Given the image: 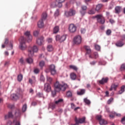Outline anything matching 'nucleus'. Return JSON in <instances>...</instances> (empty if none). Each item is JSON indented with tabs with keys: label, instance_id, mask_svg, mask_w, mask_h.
Masks as SVG:
<instances>
[{
	"label": "nucleus",
	"instance_id": "obj_1",
	"mask_svg": "<svg viewBox=\"0 0 125 125\" xmlns=\"http://www.w3.org/2000/svg\"><path fill=\"white\" fill-rule=\"evenodd\" d=\"M54 85L55 90L57 92H60V91L64 92L68 88V84L67 83H63L61 84V83L58 81L54 83Z\"/></svg>",
	"mask_w": 125,
	"mask_h": 125
},
{
	"label": "nucleus",
	"instance_id": "obj_2",
	"mask_svg": "<svg viewBox=\"0 0 125 125\" xmlns=\"http://www.w3.org/2000/svg\"><path fill=\"white\" fill-rule=\"evenodd\" d=\"M64 1H65V0H56L55 1L51 3L50 6L52 8L56 7V6H58V7H62V3L64 2Z\"/></svg>",
	"mask_w": 125,
	"mask_h": 125
},
{
	"label": "nucleus",
	"instance_id": "obj_3",
	"mask_svg": "<svg viewBox=\"0 0 125 125\" xmlns=\"http://www.w3.org/2000/svg\"><path fill=\"white\" fill-rule=\"evenodd\" d=\"M38 50L39 48L36 45L33 46V47H29L28 48V56L32 57L34 55V53L38 52Z\"/></svg>",
	"mask_w": 125,
	"mask_h": 125
},
{
	"label": "nucleus",
	"instance_id": "obj_4",
	"mask_svg": "<svg viewBox=\"0 0 125 125\" xmlns=\"http://www.w3.org/2000/svg\"><path fill=\"white\" fill-rule=\"evenodd\" d=\"M76 13L77 11L75 10L70 9L69 11H65L64 16L67 18L72 17V16H75Z\"/></svg>",
	"mask_w": 125,
	"mask_h": 125
},
{
	"label": "nucleus",
	"instance_id": "obj_5",
	"mask_svg": "<svg viewBox=\"0 0 125 125\" xmlns=\"http://www.w3.org/2000/svg\"><path fill=\"white\" fill-rule=\"evenodd\" d=\"M25 41H26V39H25V38H24V37H21L20 40V48L21 50H25V49L27 48V46L25 43Z\"/></svg>",
	"mask_w": 125,
	"mask_h": 125
},
{
	"label": "nucleus",
	"instance_id": "obj_6",
	"mask_svg": "<svg viewBox=\"0 0 125 125\" xmlns=\"http://www.w3.org/2000/svg\"><path fill=\"white\" fill-rule=\"evenodd\" d=\"M95 17L98 23L100 24H104L105 23V18H104L102 15H98Z\"/></svg>",
	"mask_w": 125,
	"mask_h": 125
},
{
	"label": "nucleus",
	"instance_id": "obj_7",
	"mask_svg": "<svg viewBox=\"0 0 125 125\" xmlns=\"http://www.w3.org/2000/svg\"><path fill=\"white\" fill-rule=\"evenodd\" d=\"M66 35H57L56 36V41L59 42H63L66 40Z\"/></svg>",
	"mask_w": 125,
	"mask_h": 125
},
{
	"label": "nucleus",
	"instance_id": "obj_8",
	"mask_svg": "<svg viewBox=\"0 0 125 125\" xmlns=\"http://www.w3.org/2000/svg\"><path fill=\"white\" fill-rule=\"evenodd\" d=\"M11 98L14 101L18 100L19 98H22V94L19 93L12 94L11 95Z\"/></svg>",
	"mask_w": 125,
	"mask_h": 125
},
{
	"label": "nucleus",
	"instance_id": "obj_9",
	"mask_svg": "<svg viewBox=\"0 0 125 125\" xmlns=\"http://www.w3.org/2000/svg\"><path fill=\"white\" fill-rule=\"evenodd\" d=\"M68 30L70 33H75L77 31V26L74 24H70L69 25Z\"/></svg>",
	"mask_w": 125,
	"mask_h": 125
},
{
	"label": "nucleus",
	"instance_id": "obj_10",
	"mask_svg": "<svg viewBox=\"0 0 125 125\" xmlns=\"http://www.w3.org/2000/svg\"><path fill=\"white\" fill-rule=\"evenodd\" d=\"M74 42L76 43V44H79L82 42V37L81 36L78 35L76 36L74 38Z\"/></svg>",
	"mask_w": 125,
	"mask_h": 125
},
{
	"label": "nucleus",
	"instance_id": "obj_11",
	"mask_svg": "<svg viewBox=\"0 0 125 125\" xmlns=\"http://www.w3.org/2000/svg\"><path fill=\"white\" fill-rule=\"evenodd\" d=\"M44 90L46 92H50L51 91V86L48 83H46L44 85Z\"/></svg>",
	"mask_w": 125,
	"mask_h": 125
},
{
	"label": "nucleus",
	"instance_id": "obj_12",
	"mask_svg": "<svg viewBox=\"0 0 125 125\" xmlns=\"http://www.w3.org/2000/svg\"><path fill=\"white\" fill-rule=\"evenodd\" d=\"M50 71H51V75L53 76L56 74V70H55V65L51 64L49 67Z\"/></svg>",
	"mask_w": 125,
	"mask_h": 125
},
{
	"label": "nucleus",
	"instance_id": "obj_13",
	"mask_svg": "<svg viewBox=\"0 0 125 125\" xmlns=\"http://www.w3.org/2000/svg\"><path fill=\"white\" fill-rule=\"evenodd\" d=\"M118 86H119V84L118 83H113L111 84L110 86V88L109 89V90L110 91H112V90H117V88H118Z\"/></svg>",
	"mask_w": 125,
	"mask_h": 125
},
{
	"label": "nucleus",
	"instance_id": "obj_14",
	"mask_svg": "<svg viewBox=\"0 0 125 125\" xmlns=\"http://www.w3.org/2000/svg\"><path fill=\"white\" fill-rule=\"evenodd\" d=\"M25 36L26 37H27L28 39V42H31L32 40L33 39V37H32V35H31V33H30V31H26V32L24 33Z\"/></svg>",
	"mask_w": 125,
	"mask_h": 125
},
{
	"label": "nucleus",
	"instance_id": "obj_15",
	"mask_svg": "<svg viewBox=\"0 0 125 125\" xmlns=\"http://www.w3.org/2000/svg\"><path fill=\"white\" fill-rule=\"evenodd\" d=\"M75 120H76V121H77V123H78V124H83V123H84V122H85V117H83L82 118H79L78 119L77 118V117L75 118Z\"/></svg>",
	"mask_w": 125,
	"mask_h": 125
},
{
	"label": "nucleus",
	"instance_id": "obj_16",
	"mask_svg": "<svg viewBox=\"0 0 125 125\" xmlns=\"http://www.w3.org/2000/svg\"><path fill=\"white\" fill-rule=\"evenodd\" d=\"M122 11V7L120 6H117L115 8V13L116 14H120Z\"/></svg>",
	"mask_w": 125,
	"mask_h": 125
},
{
	"label": "nucleus",
	"instance_id": "obj_17",
	"mask_svg": "<svg viewBox=\"0 0 125 125\" xmlns=\"http://www.w3.org/2000/svg\"><path fill=\"white\" fill-rule=\"evenodd\" d=\"M42 42H43V37H42L40 39H38L37 40V43L38 45H42Z\"/></svg>",
	"mask_w": 125,
	"mask_h": 125
},
{
	"label": "nucleus",
	"instance_id": "obj_18",
	"mask_svg": "<svg viewBox=\"0 0 125 125\" xmlns=\"http://www.w3.org/2000/svg\"><path fill=\"white\" fill-rule=\"evenodd\" d=\"M43 26H44V24H43V20H41L38 22V26L39 27V28H43Z\"/></svg>",
	"mask_w": 125,
	"mask_h": 125
},
{
	"label": "nucleus",
	"instance_id": "obj_19",
	"mask_svg": "<svg viewBox=\"0 0 125 125\" xmlns=\"http://www.w3.org/2000/svg\"><path fill=\"white\" fill-rule=\"evenodd\" d=\"M108 78H103L101 81H99V83L101 84H104V83H106L107 82H108Z\"/></svg>",
	"mask_w": 125,
	"mask_h": 125
},
{
	"label": "nucleus",
	"instance_id": "obj_20",
	"mask_svg": "<svg viewBox=\"0 0 125 125\" xmlns=\"http://www.w3.org/2000/svg\"><path fill=\"white\" fill-rule=\"evenodd\" d=\"M26 62L28 63V64H33V62H34V60L31 57L27 58L26 59Z\"/></svg>",
	"mask_w": 125,
	"mask_h": 125
},
{
	"label": "nucleus",
	"instance_id": "obj_21",
	"mask_svg": "<svg viewBox=\"0 0 125 125\" xmlns=\"http://www.w3.org/2000/svg\"><path fill=\"white\" fill-rule=\"evenodd\" d=\"M84 93H85V90L84 89H82L80 91L77 92V94L78 95H83Z\"/></svg>",
	"mask_w": 125,
	"mask_h": 125
},
{
	"label": "nucleus",
	"instance_id": "obj_22",
	"mask_svg": "<svg viewBox=\"0 0 125 125\" xmlns=\"http://www.w3.org/2000/svg\"><path fill=\"white\" fill-rule=\"evenodd\" d=\"M103 5L102 4H99L96 6V7L95 8L96 11L99 12L100 9L102 8Z\"/></svg>",
	"mask_w": 125,
	"mask_h": 125
},
{
	"label": "nucleus",
	"instance_id": "obj_23",
	"mask_svg": "<svg viewBox=\"0 0 125 125\" xmlns=\"http://www.w3.org/2000/svg\"><path fill=\"white\" fill-rule=\"evenodd\" d=\"M124 44V43H123L121 41H118L115 44V45H116V46H118V47H122V46H123Z\"/></svg>",
	"mask_w": 125,
	"mask_h": 125
},
{
	"label": "nucleus",
	"instance_id": "obj_24",
	"mask_svg": "<svg viewBox=\"0 0 125 125\" xmlns=\"http://www.w3.org/2000/svg\"><path fill=\"white\" fill-rule=\"evenodd\" d=\"M70 78L73 81H75L77 79V75L74 73H72L70 74Z\"/></svg>",
	"mask_w": 125,
	"mask_h": 125
},
{
	"label": "nucleus",
	"instance_id": "obj_25",
	"mask_svg": "<svg viewBox=\"0 0 125 125\" xmlns=\"http://www.w3.org/2000/svg\"><path fill=\"white\" fill-rule=\"evenodd\" d=\"M53 46L52 45H48L47 46V50L49 52L53 51Z\"/></svg>",
	"mask_w": 125,
	"mask_h": 125
},
{
	"label": "nucleus",
	"instance_id": "obj_26",
	"mask_svg": "<svg viewBox=\"0 0 125 125\" xmlns=\"http://www.w3.org/2000/svg\"><path fill=\"white\" fill-rule=\"evenodd\" d=\"M13 115L12 114V112H9L8 114L5 116V119L6 120V119H8V118H13Z\"/></svg>",
	"mask_w": 125,
	"mask_h": 125
},
{
	"label": "nucleus",
	"instance_id": "obj_27",
	"mask_svg": "<svg viewBox=\"0 0 125 125\" xmlns=\"http://www.w3.org/2000/svg\"><path fill=\"white\" fill-rule=\"evenodd\" d=\"M85 49L87 51V53L89 54V53H91V49H90V47L88 46H84Z\"/></svg>",
	"mask_w": 125,
	"mask_h": 125
},
{
	"label": "nucleus",
	"instance_id": "obj_28",
	"mask_svg": "<svg viewBox=\"0 0 125 125\" xmlns=\"http://www.w3.org/2000/svg\"><path fill=\"white\" fill-rule=\"evenodd\" d=\"M98 53L97 52H94V57H92V55L89 56V58H94L95 59H96V58H98L99 57Z\"/></svg>",
	"mask_w": 125,
	"mask_h": 125
},
{
	"label": "nucleus",
	"instance_id": "obj_29",
	"mask_svg": "<svg viewBox=\"0 0 125 125\" xmlns=\"http://www.w3.org/2000/svg\"><path fill=\"white\" fill-rule=\"evenodd\" d=\"M100 125H107V123L105 120L102 119L100 121Z\"/></svg>",
	"mask_w": 125,
	"mask_h": 125
},
{
	"label": "nucleus",
	"instance_id": "obj_30",
	"mask_svg": "<svg viewBox=\"0 0 125 125\" xmlns=\"http://www.w3.org/2000/svg\"><path fill=\"white\" fill-rule=\"evenodd\" d=\"M47 18V14L45 12L42 14V20H45Z\"/></svg>",
	"mask_w": 125,
	"mask_h": 125
},
{
	"label": "nucleus",
	"instance_id": "obj_31",
	"mask_svg": "<svg viewBox=\"0 0 125 125\" xmlns=\"http://www.w3.org/2000/svg\"><path fill=\"white\" fill-rule=\"evenodd\" d=\"M64 100L63 99H59L58 100L55 102V104L58 105V104H60V103H62Z\"/></svg>",
	"mask_w": 125,
	"mask_h": 125
},
{
	"label": "nucleus",
	"instance_id": "obj_32",
	"mask_svg": "<svg viewBox=\"0 0 125 125\" xmlns=\"http://www.w3.org/2000/svg\"><path fill=\"white\" fill-rule=\"evenodd\" d=\"M88 14H95V9L94 8H92L91 10H89L88 11Z\"/></svg>",
	"mask_w": 125,
	"mask_h": 125
},
{
	"label": "nucleus",
	"instance_id": "obj_33",
	"mask_svg": "<svg viewBox=\"0 0 125 125\" xmlns=\"http://www.w3.org/2000/svg\"><path fill=\"white\" fill-rule=\"evenodd\" d=\"M83 101L84 103H85V104H86L87 105L90 104V103H91L90 101L87 99V98L84 99Z\"/></svg>",
	"mask_w": 125,
	"mask_h": 125
},
{
	"label": "nucleus",
	"instance_id": "obj_34",
	"mask_svg": "<svg viewBox=\"0 0 125 125\" xmlns=\"http://www.w3.org/2000/svg\"><path fill=\"white\" fill-rule=\"evenodd\" d=\"M58 32H59V27L55 26L54 28V34H57Z\"/></svg>",
	"mask_w": 125,
	"mask_h": 125
},
{
	"label": "nucleus",
	"instance_id": "obj_35",
	"mask_svg": "<svg viewBox=\"0 0 125 125\" xmlns=\"http://www.w3.org/2000/svg\"><path fill=\"white\" fill-rule=\"evenodd\" d=\"M45 64V63L44 62V61H42L39 63V65L41 67V68H42Z\"/></svg>",
	"mask_w": 125,
	"mask_h": 125
},
{
	"label": "nucleus",
	"instance_id": "obj_36",
	"mask_svg": "<svg viewBox=\"0 0 125 125\" xmlns=\"http://www.w3.org/2000/svg\"><path fill=\"white\" fill-rule=\"evenodd\" d=\"M22 80H23V75H22L21 74L18 75V81L19 82H21V81H22Z\"/></svg>",
	"mask_w": 125,
	"mask_h": 125
},
{
	"label": "nucleus",
	"instance_id": "obj_37",
	"mask_svg": "<svg viewBox=\"0 0 125 125\" xmlns=\"http://www.w3.org/2000/svg\"><path fill=\"white\" fill-rule=\"evenodd\" d=\"M69 68L72 69V70H74V71H78V67L75 65H70Z\"/></svg>",
	"mask_w": 125,
	"mask_h": 125
},
{
	"label": "nucleus",
	"instance_id": "obj_38",
	"mask_svg": "<svg viewBox=\"0 0 125 125\" xmlns=\"http://www.w3.org/2000/svg\"><path fill=\"white\" fill-rule=\"evenodd\" d=\"M57 16H59V10L57 9L54 13V17H57Z\"/></svg>",
	"mask_w": 125,
	"mask_h": 125
},
{
	"label": "nucleus",
	"instance_id": "obj_39",
	"mask_svg": "<svg viewBox=\"0 0 125 125\" xmlns=\"http://www.w3.org/2000/svg\"><path fill=\"white\" fill-rule=\"evenodd\" d=\"M22 112H26V110H27V104H25L22 106Z\"/></svg>",
	"mask_w": 125,
	"mask_h": 125
},
{
	"label": "nucleus",
	"instance_id": "obj_40",
	"mask_svg": "<svg viewBox=\"0 0 125 125\" xmlns=\"http://www.w3.org/2000/svg\"><path fill=\"white\" fill-rule=\"evenodd\" d=\"M66 95L67 97H72V92L68 91L66 93Z\"/></svg>",
	"mask_w": 125,
	"mask_h": 125
},
{
	"label": "nucleus",
	"instance_id": "obj_41",
	"mask_svg": "<svg viewBox=\"0 0 125 125\" xmlns=\"http://www.w3.org/2000/svg\"><path fill=\"white\" fill-rule=\"evenodd\" d=\"M107 36H110L112 34V31L110 29H107L106 31Z\"/></svg>",
	"mask_w": 125,
	"mask_h": 125
},
{
	"label": "nucleus",
	"instance_id": "obj_42",
	"mask_svg": "<svg viewBox=\"0 0 125 125\" xmlns=\"http://www.w3.org/2000/svg\"><path fill=\"white\" fill-rule=\"evenodd\" d=\"M120 69L121 71H125V63H123L120 67Z\"/></svg>",
	"mask_w": 125,
	"mask_h": 125
},
{
	"label": "nucleus",
	"instance_id": "obj_43",
	"mask_svg": "<svg viewBox=\"0 0 125 125\" xmlns=\"http://www.w3.org/2000/svg\"><path fill=\"white\" fill-rule=\"evenodd\" d=\"M47 81L48 83H51V82H52V78L51 77L47 76Z\"/></svg>",
	"mask_w": 125,
	"mask_h": 125
},
{
	"label": "nucleus",
	"instance_id": "obj_44",
	"mask_svg": "<svg viewBox=\"0 0 125 125\" xmlns=\"http://www.w3.org/2000/svg\"><path fill=\"white\" fill-rule=\"evenodd\" d=\"M96 119H97V120H98V121H99V122H100L101 121V120L102 119V116H101V115H97L96 116Z\"/></svg>",
	"mask_w": 125,
	"mask_h": 125
},
{
	"label": "nucleus",
	"instance_id": "obj_45",
	"mask_svg": "<svg viewBox=\"0 0 125 125\" xmlns=\"http://www.w3.org/2000/svg\"><path fill=\"white\" fill-rule=\"evenodd\" d=\"M39 33L40 32H39L38 31H35L34 32L33 35L34 36H35V37H38V36H39Z\"/></svg>",
	"mask_w": 125,
	"mask_h": 125
},
{
	"label": "nucleus",
	"instance_id": "obj_46",
	"mask_svg": "<svg viewBox=\"0 0 125 125\" xmlns=\"http://www.w3.org/2000/svg\"><path fill=\"white\" fill-rule=\"evenodd\" d=\"M95 48L96 50H100V46L99 45H95Z\"/></svg>",
	"mask_w": 125,
	"mask_h": 125
},
{
	"label": "nucleus",
	"instance_id": "obj_47",
	"mask_svg": "<svg viewBox=\"0 0 125 125\" xmlns=\"http://www.w3.org/2000/svg\"><path fill=\"white\" fill-rule=\"evenodd\" d=\"M106 62H99V65H106Z\"/></svg>",
	"mask_w": 125,
	"mask_h": 125
},
{
	"label": "nucleus",
	"instance_id": "obj_48",
	"mask_svg": "<svg viewBox=\"0 0 125 125\" xmlns=\"http://www.w3.org/2000/svg\"><path fill=\"white\" fill-rule=\"evenodd\" d=\"M82 10L85 11V10H86V9H87V7L85 5H83L82 6Z\"/></svg>",
	"mask_w": 125,
	"mask_h": 125
},
{
	"label": "nucleus",
	"instance_id": "obj_49",
	"mask_svg": "<svg viewBox=\"0 0 125 125\" xmlns=\"http://www.w3.org/2000/svg\"><path fill=\"white\" fill-rule=\"evenodd\" d=\"M114 100V99H113L112 98H110L109 100H108L107 101V103L108 104H111V103H112V102Z\"/></svg>",
	"mask_w": 125,
	"mask_h": 125
},
{
	"label": "nucleus",
	"instance_id": "obj_50",
	"mask_svg": "<svg viewBox=\"0 0 125 125\" xmlns=\"http://www.w3.org/2000/svg\"><path fill=\"white\" fill-rule=\"evenodd\" d=\"M19 62L21 63V64H24V60H23V58H21L20 59V61H19Z\"/></svg>",
	"mask_w": 125,
	"mask_h": 125
},
{
	"label": "nucleus",
	"instance_id": "obj_51",
	"mask_svg": "<svg viewBox=\"0 0 125 125\" xmlns=\"http://www.w3.org/2000/svg\"><path fill=\"white\" fill-rule=\"evenodd\" d=\"M75 107H76V105H75V104H74L73 103H71V109H73L74 110Z\"/></svg>",
	"mask_w": 125,
	"mask_h": 125
},
{
	"label": "nucleus",
	"instance_id": "obj_52",
	"mask_svg": "<svg viewBox=\"0 0 125 125\" xmlns=\"http://www.w3.org/2000/svg\"><path fill=\"white\" fill-rule=\"evenodd\" d=\"M125 86L123 85L122 86H121L120 90H121V91L123 92H125Z\"/></svg>",
	"mask_w": 125,
	"mask_h": 125
},
{
	"label": "nucleus",
	"instance_id": "obj_53",
	"mask_svg": "<svg viewBox=\"0 0 125 125\" xmlns=\"http://www.w3.org/2000/svg\"><path fill=\"white\" fill-rule=\"evenodd\" d=\"M47 41L49 43L52 42V38H48L47 39Z\"/></svg>",
	"mask_w": 125,
	"mask_h": 125
},
{
	"label": "nucleus",
	"instance_id": "obj_54",
	"mask_svg": "<svg viewBox=\"0 0 125 125\" xmlns=\"http://www.w3.org/2000/svg\"><path fill=\"white\" fill-rule=\"evenodd\" d=\"M39 72H40V69L36 68L35 69H34V73L35 74H38Z\"/></svg>",
	"mask_w": 125,
	"mask_h": 125
},
{
	"label": "nucleus",
	"instance_id": "obj_55",
	"mask_svg": "<svg viewBox=\"0 0 125 125\" xmlns=\"http://www.w3.org/2000/svg\"><path fill=\"white\" fill-rule=\"evenodd\" d=\"M121 123L123 124V125H125V117H124L123 118H122L121 120Z\"/></svg>",
	"mask_w": 125,
	"mask_h": 125
},
{
	"label": "nucleus",
	"instance_id": "obj_56",
	"mask_svg": "<svg viewBox=\"0 0 125 125\" xmlns=\"http://www.w3.org/2000/svg\"><path fill=\"white\" fill-rule=\"evenodd\" d=\"M80 12H81L82 16H83V15H84V14H85V11H83L82 10L81 11H80Z\"/></svg>",
	"mask_w": 125,
	"mask_h": 125
},
{
	"label": "nucleus",
	"instance_id": "obj_57",
	"mask_svg": "<svg viewBox=\"0 0 125 125\" xmlns=\"http://www.w3.org/2000/svg\"><path fill=\"white\" fill-rule=\"evenodd\" d=\"M81 31L82 34H84V33H85V29L84 28L81 29Z\"/></svg>",
	"mask_w": 125,
	"mask_h": 125
},
{
	"label": "nucleus",
	"instance_id": "obj_58",
	"mask_svg": "<svg viewBox=\"0 0 125 125\" xmlns=\"http://www.w3.org/2000/svg\"><path fill=\"white\" fill-rule=\"evenodd\" d=\"M52 95L53 97H54L55 95H56V92L55 91H52Z\"/></svg>",
	"mask_w": 125,
	"mask_h": 125
},
{
	"label": "nucleus",
	"instance_id": "obj_59",
	"mask_svg": "<svg viewBox=\"0 0 125 125\" xmlns=\"http://www.w3.org/2000/svg\"><path fill=\"white\" fill-rule=\"evenodd\" d=\"M38 97H42V94L41 93H38L37 94Z\"/></svg>",
	"mask_w": 125,
	"mask_h": 125
},
{
	"label": "nucleus",
	"instance_id": "obj_60",
	"mask_svg": "<svg viewBox=\"0 0 125 125\" xmlns=\"http://www.w3.org/2000/svg\"><path fill=\"white\" fill-rule=\"evenodd\" d=\"M109 22L111 24H114V23H115V21H114V20H113V19H110V20H109Z\"/></svg>",
	"mask_w": 125,
	"mask_h": 125
},
{
	"label": "nucleus",
	"instance_id": "obj_61",
	"mask_svg": "<svg viewBox=\"0 0 125 125\" xmlns=\"http://www.w3.org/2000/svg\"><path fill=\"white\" fill-rule=\"evenodd\" d=\"M31 105L32 106H36V105H37V102H33L31 104Z\"/></svg>",
	"mask_w": 125,
	"mask_h": 125
},
{
	"label": "nucleus",
	"instance_id": "obj_62",
	"mask_svg": "<svg viewBox=\"0 0 125 125\" xmlns=\"http://www.w3.org/2000/svg\"><path fill=\"white\" fill-rule=\"evenodd\" d=\"M55 107H56V105H55V104H52L51 109L53 110L55 108Z\"/></svg>",
	"mask_w": 125,
	"mask_h": 125
},
{
	"label": "nucleus",
	"instance_id": "obj_63",
	"mask_svg": "<svg viewBox=\"0 0 125 125\" xmlns=\"http://www.w3.org/2000/svg\"><path fill=\"white\" fill-rule=\"evenodd\" d=\"M7 125H12V122L10 121H9L7 123Z\"/></svg>",
	"mask_w": 125,
	"mask_h": 125
},
{
	"label": "nucleus",
	"instance_id": "obj_64",
	"mask_svg": "<svg viewBox=\"0 0 125 125\" xmlns=\"http://www.w3.org/2000/svg\"><path fill=\"white\" fill-rule=\"evenodd\" d=\"M121 38H122V40H125V34L122 35L121 36Z\"/></svg>",
	"mask_w": 125,
	"mask_h": 125
}]
</instances>
